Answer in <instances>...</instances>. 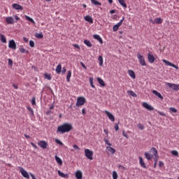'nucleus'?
Returning a JSON list of instances; mask_svg holds the SVG:
<instances>
[{"label":"nucleus","instance_id":"nucleus-6","mask_svg":"<svg viewBox=\"0 0 179 179\" xmlns=\"http://www.w3.org/2000/svg\"><path fill=\"white\" fill-rule=\"evenodd\" d=\"M85 155L89 160H93V152L89 149L85 150Z\"/></svg>","mask_w":179,"mask_h":179},{"label":"nucleus","instance_id":"nucleus-14","mask_svg":"<svg viewBox=\"0 0 179 179\" xmlns=\"http://www.w3.org/2000/svg\"><path fill=\"white\" fill-rule=\"evenodd\" d=\"M148 62H150V64H153V62H155V56H153V55L148 53Z\"/></svg>","mask_w":179,"mask_h":179},{"label":"nucleus","instance_id":"nucleus-31","mask_svg":"<svg viewBox=\"0 0 179 179\" xmlns=\"http://www.w3.org/2000/svg\"><path fill=\"white\" fill-rule=\"evenodd\" d=\"M0 41L1 43H6V37L2 34H0Z\"/></svg>","mask_w":179,"mask_h":179},{"label":"nucleus","instance_id":"nucleus-34","mask_svg":"<svg viewBox=\"0 0 179 179\" xmlns=\"http://www.w3.org/2000/svg\"><path fill=\"white\" fill-rule=\"evenodd\" d=\"M25 19H27V20H29V22H31V23H33L34 24H35L36 22H34V20H33V18L25 15Z\"/></svg>","mask_w":179,"mask_h":179},{"label":"nucleus","instance_id":"nucleus-32","mask_svg":"<svg viewBox=\"0 0 179 179\" xmlns=\"http://www.w3.org/2000/svg\"><path fill=\"white\" fill-rule=\"evenodd\" d=\"M118 2L121 5V6L127 8V3H125V0H118Z\"/></svg>","mask_w":179,"mask_h":179},{"label":"nucleus","instance_id":"nucleus-53","mask_svg":"<svg viewBox=\"0 0 179 179\" xmlns=\"http://www.w3.org/2000/svg\"><path fill=\"white\" fill-rule=\"evenodd\" d=\"M115 131H118V129H120V126H118V124H115Z\"/></svg>","mask_w":179,"mask_h":179},{"label":"nucleus","instance_id":"nucleus-52","mask_svg":"<svg viewBox=\"0 0 179 179\" xmlns=\"http://www.w3.org/2000/svg\"><path fill=\"white\" fill-rule=\"evenodd\" d=\"M31 145L32 147L34 148V149H38V148L37 147V145L34 143H31Z\"/></svg>","mask_w":179,"mask_h":179},{"label":"nucleus","instance_id":"nucleus-62","mask_svg":"<svg viewBox=\"0 0 179 179\" xmlns=\"http://www.w3.org/2000/svg\"><path fill=\"white\" fill-rule=\"evenodd\" d=\"M13 87H14V89H16V90L18 89L17 85L16 84H13Z\"/></svg>","mask_w":179,"mask_h":179},{"label":"nucleus","instance_id":"nucleus-47","mask_svg":"<svg viewBox=\"0 0 179 179\" xmlns=\"http://www.w3.org/2000/svg\"><path fill=\"white\" fill-rule=\"evenodd\" d=\"M45 79H48V80H51V75L50 74H45Z\"/></svg>","mask_w":179,"mask_h":179},{"label":"nucleus","instance_id":"nucleus-42","mask_svg":"<svg viewBox=\"0 0 179 179\" xmlns=\"http://www.w3.org/2000/svg\"><path fill=\"white\" fill-rule=\"evenodd\" d=\"M171 155H173V156L178 157V151H177V150H172L171 151Z\"/></svg>","mask_w":179,"mask_h":179},{"label":"nucleus","instance_id":"nucleus-28","mask_svg":"<svg viewBox=\"0 0 179 179\" xmlns=\"http://www.w3.org/2000/svg\"><path fill=\"white\" fill-rule=\"evenodd\" d=\"M106 149L108 152H110L112 155H114V153H115V149H114L113 147L107 146Z\"/></svg>","mask_w":179,"mask_h":179},{"label":"nucleus","instance_id":"nucleus-56","mask_svg":"<svg viewBox=\"0 0 179 179\" xmlns=\"http://www.w3.org/2000/svg\"><path fill=\"white\" fill-rule=\"evenodd\" d=\"M73 45V47H75V48H78V50H80V46H79V45H78V44H74V45Z\"/></svg>","mask_w":179,"mask_h":179},{"label":"nucleus","instance_id":"nucleus-22","mask_svg":"<svg viewBox=\"0 0 179 179\" xmlns=\"http://www.w3.org/2000/svg\"><path fill=\"white\" fill-rule=\"evenodd\" d=\"M85 20L86 22H88V23H91V24H93V18L92 17V16L90 15H86L85 17H84Z\"/></svg>","mask_w":179,"mask_h":179},{"label":"nucleus","instance_id":"nucleus-60","mask_svg":"<svg viewBox=\"0 0 179 179\" xmlns=\"http://www.w3.org/2000/svg\"><path fill=\"white\" fill-rule=\"evenodd\" d=\"M104 134H106V136H108V130L107 129H103Z\"/></svg>","mask_w":179,"mask_h":179},{"label":"nucleus","instance_id":"nucleus-18","mask_svg":"<svg viewBox=\"0 0 179 179\" xmlns=\"http://www.w3.org/2000/svg\"><path fill=\"white\" fill-rule=\"evenodd\" d=\"M76 178L77 179H82L83 178V173L80 171H77L76 172Z\"/></svg>","mask_w":179,"mask_h":179},{"label":"nucleus","instance_id":"nucleus-55","mask_svg":"<svg viewBox=\"0 0 179 179\" xmlns=\"http://www.w3.org/2000/svg\"><path fill=\"white\" fill-rule=\"evenodd\" d=\"M81 66H83V68H84V69H87V67H86V65H85V64L83 62L80 63Z\"/></svg>","mask_w":179,"mask_h":179},{"label":"nucleus","instance_id":"nucleus-8","mask_svg":"<svg viewBox=\"0 0 179 179\" xmlns=\"http://www.w3.org/2000/svg\"><path fill=\"white\" fill-rule=\"evenodd\" d=\"M124 20H125V17H123L122 19L120 20V21L117 24L113 26V31H117L118 29H120V27L122 25V23Z\"/></svg>","mask_w":179,"mask_h":179},{"label":"nucleus","instance_id":"nucleus-33","mask_svg":"<svg viewBox=\"0 0 179 179\" xmlns=\"http://www.w3.org/2000/svg\"><path fill=\"white\" fill-rule=\"evenodd\" d=\"M98 61L99 62V66H103V56H99Z\"/></svg>","mask_w":179,"mask_h":179},{"label":"nucleus","instance_id":"nucleus-3","mask_svg":"<svg viewBox=\"0 0 179 179\" xmlns=\"http://www.w3.org/2000/svg\"><path fill=\"white\" fill-rule=\"evenodd\" d=\"M86 103V98L83 96H79L77 99V102L76 103V107H80L82 106H85V103Z\"/></svg>","mask_w":179,"mask_h":179},{"label":"nucleus","instance_id":"nucleus-57","mask_svg":"<svg viewBox=\"0 0 179 179\" xmlns=\"http://www.w3.org/2000/svg\"><path fill=\"white\" fill-rule=\"evenodd\" d=\"M158 160H159V157L157 155V156H155V158L154 159L155 163H157Z\"/></svg>","mask_w":179,"mask_h":179},{"label":"nucleus","instance_id":"nucleus-29","mask_svg":"<svg viewBox=\"0 0 179 179\" xmlns=\"http://www.w3.org/2000/svg\"><path fill=\"white\" fill-rule=\"evenodd\" d=\"M62 69V66L61 65V64H58L55 69L56 73L58 74L61 73Z\"/></svg>","mask_w":179,"mask_h":179},{"label":"nucleus","instance_id":"nucleus-25","mask_svg":"<svg viewBox=\"0 0 179 179\" xmlns=\"http://www.w3.org/2000/svg\"><path fill=\"white\" fill-rule=\"evenodd\" d=\"M55 159L57 162V163L59 165V166H62V159H61V158H59V157L55 155Z\"/></svg>","mask_w":179,"mask_h":179},{"label":"nucleus","instance_id":"nucleus-35","mask_svg":"<svg viewBox=\"0 0 179 179\" xmlns=\"http://www.w3.org/2000/svg\"><path fill=\"white\" fill-rule=\"evenodd\" d=\"M127 93H128V94H129V96H131L132 97H137V96H138L133 91H127Z\"/></svg>","mask_w":179,"mask_h":179},{"label":"nucleus","instance_id":"nucleus-54","mask_svg":"<svg viewBox=\"0 0 179 179\" xmlns=\"http://www.w3.org/2000/svg\"><path fill=\"white\" fill-rule=\"evenodd\" d=\"M122 136H124V138H127V139H128V136L127 135V134H125V131H122Z\"/></svg>","mask_w":179,"mask_h":179},{"label":"nucleus","instance_id":"nucleus-27","mask_svg":"<svg viewBox=\"0 0 179 179\" xmlns=\"http://www.w3.org/2000/svg\"><path fill=\"white\" fill-rule=\"evenodd\" d=\"M71 76H72V71H68L67 76H66V80L67 82H71Z\"/></svg>","mask_w":179,"mask_h":179},{"label":"nucleus","instance_id":"nucleus-36","mask_svg":"<svg viewBox=\"0 0 179 179\" xmlns=\"http://www.w3.org/2000/svg\"><path fill=\"white\" fill-rule=\"evenodd\" d=\"M84 44H85V45H87V47H92V43H90V41H87V40H85L84 41Z\"/></svg>","mask_w":179,"mask_h":179},{"label":"nucleus","instance_id":"nucleus-7","mask_svg":"<svg viewBox=\"0 0 179 179\" xmlns=\"http://www.w3.org/2000/svg\"><path fill=\"white\" fill-rule=\"evenodd\" d=\"M162 62L164 63L165 65H166V66H172V68H175V69H177V70L179 69L178 66H176V64L170 62L169 60L162 59Z\"/></svg>","mask_w":179,"mask_h":179},{"label":"nucleus","instance_id":"nucleus-37","mask_svg":"<svg viewBox=\"0 0 179 179\" xmlns=\"http://www.w3.org/2000/svg\"><path fill=\"white\" fill-rule=\"evenodd\" d=\"M27 109L28 110V111H29L31 115H34V110H33V108H31V107L27 106Z\"/></svg>","mask_w":179,"mask_h":179},{"label":"nucleus","instance_id":"nucleus-2","mask_svg":"<svg viewBox=\"0 0 179 179\" xmlns=\"http://www.w3.org/2000/svg\"><path fill=\"white\" fill-rule=\"evenodd\" d=\"M150 152H151V153H152V155H151L149 152H145V154H144L145 159H147V160H152V159H153L154 156H155V157L157 156V150H156V148H152L150 149Z\"/></svg>","mask_w":179,"mask_h":179},{"label":"nucleus","instance_id":"nucleus-49","mask_svg":"<svg viewBox=\"0 0 179 179\" xmlns=\"http://www.w3.org/2000/svg\"><path fill=\"white\" fill-rule=\"evenodd\" d=\"M29 45H30V47H31V48L34 47V41H29Z\"/></svg>","mask_w":179,"mask_h":179},{"label":"nucleus","instance_id":"nucleus-64","mask_svg":"<svg viewBox=\"0 0 179 179\" xmlns=\"http://www.w3.org/2000/svg\"><path fill=\"white\" fill-rule=\"evenodd\" d=\"M73 148L74 149H79V146H78L77 145H73Z\"/></svg>","mask_w":179,"mask_h":179},{"label":"nucleus","instance_id":"nucleus-19","mask_svg":"<svg viewBox=\"0 0 179 179\" xmlns=\"http://www.w3.org/2000/svg\"><path fill=\"white\" fill-rule=\"evenodd\" d=\"M127 73H129V76L132 79H136V76L135 75V71L133 70H128Z\"/></svg>","mask_w":179,"mask_h":179},{"label":"nucleus","instance_id":"nucleus-5","mask_svg":"<svg viewBox=\"0 0 179 179\" xmlns=\"http://www.w3.org/2000/svg\"><path fill=\"white\" fill-rule=\"evenodd\" d=\"M166 86L169 87L170 89H173L176 92L179 90V84H174L171 83H166Z\"/></svg>","mask_w":179,"mask_h":179},{"label":"nucleus","instance_id":"nucleus-46","mask_svg":"<svg viewBox=\"0 0 179 179\" xmlns=\"http://www.w3.org/2000/svg\"><path fill=\"white\" fill-rule=\"evenodd\" d=\"M36 37L37 38H43V34H41H41H36Z\"/></svg>","mask_w":179,"mask_h":179},{"label":"nucleus","instance_id":"nucleus-61","mask_svg":"<svg viewBox=\"0 0 179 179\" xmlns=\"http://www.w3.org/2000/svg\"><path fill=\"white\" fill-rule=\"evenodd\" d=\"M66 72V69L65 67H64L62 71V73L64 74Z\"/></svg>","mask_w":179,"mask_h":179},{"label":"nucleus","instance_id":"nucleus-59","mask_svg":"<svg viewBox=\"0 0 179 179\" xmlns=\"http://www.w3.org/2000/svg\"><path fill=\"white\" fill-rule=\"evenodd\" d=\"M159 167H163V166H164V163H163V162H159Z\"/></svg>","mask_w":179,"mask_h":179},{"label":"nucleus","instance_id":"nucleus-4","mask_svg":"<svg viewBox=\"0 0 179 179\" xmlns=\"http://www.w3.org/2000/svg\"><path fill=\"white\" fill-rule=\"evenodd\" d=\"M137 58L141 66H146V61L145 60V57H143V55H141V53H138Z\"/></svg>","mask_w":179,"mask_h":179},{"label":"nucleus","instance_id":"nucleus-51","mask_svg":"<svg viewBox=\"0 0 179 179\" xmlns=\"http://www.w3.org/2000/svg\"><path fill=\"white\" fill-rule=\"evenodd\" d=\"M118 169H120V170H125V167L122 165H119Z\"/></svg>","mask_w":179,"mask_h":179},{"label":"nucleus","instance_id":"nucleus-23","mask_svg":"<svg viewBox=\"0 0 179 179\" xmlns=\"http://www.w3.org/2000/svg\"><path fill=\"white\" fill-rule=\"evenodd\" d=\"M152 93L153 94H155V96H157V97H159V99H161V100H163V96H162V94H160L159 92L156 91V90H152Z\"/></svg>","mask_w":179,"mask_h":179},{"label":"nucleus","instance_id":"nucleus-10","mask_svg":"<svg viewBox=\"0 0 179 179\" xmlns=\"http://www.w3.org/2000/svg\"><path fill=\"white\" fill-rule=\"evenodd\" d=\"M20 171L22 176L24 177V178H27V179L30 178V176L29 175V173H27V171L24 170V169L20 167Z\"/></svg>","mask_w":179,"mask_h":179},{"label":"nucleus","instance_id":"nucleus-11","mask_svg":"<svg viewBox=\"0 0 179 179\" xmlns=\"http://www.w3.org/2000/svg\"><path fill=\"white\" fill-rule=\"evenodd\" d=\"M104 113L107 115L108 119L110 121H112V122H114V121H115V117H114V115L111 113H110L108 110H105Z\"/></svg>","mask_w":179,"mask_h":179},{"label":"nucleus","instance_id":"nucleus-43","mask_svg":"<svg viewBox=\"0 0 179 179\" xmlns=\"http://www.w3.org/2000/svg\"><path fill=\"white\" fill-rule=\"evenodd\" d=\"M137 127H138V128H139V129H141V130L145 129V126L142 124H137Z\"/></svg>","mask_w":179,"mask_h":179},{"label":"nucleus","instance_id":"nucleus-17","mask_svg":"<svg viewBox=\"0 0 179 179\" xmlns=\"http://www.w3.org/2000/svg\"><path fill=\"white\" fill-rule=\"evenodd\" d=\"M13 9H15L16 10H23V6H22L17 3H13Z\"/></svg>","mask_w":179,"mask_h":179},{"label":"nucleus","instance_id":"nucleus-26","mask_svg":"<svg viewBox=\"0 0 179 179\" xmlns=\"http://www.w3.org/2000/svg\"><path fill=\"white\" fill-rule=\"evenodd\" d=\"M97 81H98V83H99V85L102 86V87H104V86H106V83H104V80H103V79H101V78H97Z\"/></svg>","mask_w":179,"mask_h":179},{"label":"nucleus","instance_id":"nucleus-40","mask_svg":"<svg viewBox=\"0 0 179 179\" xmlns=\"http://www.w3.org/2000/svg\"><path fill=\"white\" fill-rule=\"evenodd\" d=\"M55 142H56V143H57V145H60V146H64V143H62V141H61V140L55 139Z\"/></svg>","mask_w":179,"mask_h":179},{"label":"nucleus","instance_id":"nucleus-20","mask_svg":"<svg viewBox=\"0 0 179 179\" xmlns=\"http://www.w3.org/2000/svg\"><path fill=\"white\" fill-rule=\"evenodd\" d=\"M58 175L59 176V177H62V178H69V175H68V173H64L62 172H61V171H57Z\"/></svg>","mask_w":179,"mask_h":179},{"label":"nucleus","instance_id":"nucleus-9","mask_svg":"<svg viewBox=\"0 0 179 179\" xmlns=\"http://www.w3.org/2000/svg\"><path fill=\"white\" fill-rule=\"evenodd\" d=\"M38 145L41 148V149H47L48 148V143L45 141H39Z\"/></svg>","mask_w":179,"mask_h":179},{"label":"nucleus","instance_id":"nucleus-38","mask_svg":"<svg viewBox=\"0 0 179 179\" xmlns=\"http://www.w3.org/2000/svg\"><path fill=\"white\" fill-rule=\"evenodd\" d=\"M20 51L22 54H29V50H26V49L23 48H20Z\"/></svg>","mask_w":179,"mask_h":179},{"label":"nucleus","instance_id":"nucleus-12","mask_svg":"<svg viewBox=\"0 0 179 179\" xmlns=\"http://www.w3.org/2000/svg\"><path fill=\"white\" fill-rule=\"evenodd\" d=\"M8 48H11V50H16V42H15V40H10L8 42Z\"/></svg>","mask_w":179,"mask_h":179},{"label":"nucleus","instance_id":"nucleus-58","mask_svg":"<svg viewBox=\"0 0 179 179\" xmlns=\"http://www.w3.org/2000/svg\"><path fill=\"white\" fill-rule=\"evenodd\" d=\"M158 114H159V115H162V117H165L166 116V114H164V113H163V112L159 111Z\"/></svg>","mask_w":179,"mask_h":179},{"label":"nucleus","instance_id":"nucleus-63","mask_svg":"<svg viewBox=\"0 0 179 179\" xmlns=\"http://www.w3.org/2000/svg\"><path fill=\"white\" fill-rule=\"evenodd\" d=\"M32 179H36L33 173H29Z\"/></svg>","mask_w":179,"mask_h":179},{"label":"nucleus","instance_id":"nucleus-50","mask_svg":"<svg viewBox=\"0 0 179 179\" xmlns=\"http://www.w3.org/2000/svg\"><path fill=\"white\" fill-rule=\"evenodd\" d=\"M8 65H10V66L13 65V62L10 59H8Z\"/></svg>","mask_w":179,"mask_h":179},{"label":"nucleus","instance_id":"nucleus-21","mask_svg":"<svg viewBox=\"0 0 179 179\" xmlns=\"http://www.w3.org/2000/svg\"><path fill=\"white\" fill-rule=\"evenodd\" d=\"M93 37L95 40H97V41H99L100 44H103V38L99 35L94 34L93 35Z\"/></svg>","mask_w":179,"mask_h":179},{"label":"nucleus","instance_id":"nucleus-41","mask_svg":"<svg viewBox=\"0 0 179 179\" xmlns=\"http://www.w3.org/2000/svg\"><path fill=\"white\" fill-rule=\"evenodd\" d=\"M90 83L91 85V87H92L93 89H94V87H96L94 86V84H93V78H90Z\"/></svg>","mask_w":179,"mask_h":179},{"label":"nucleus","instance_id":"nucleus-30","mask_svg":"<svg viewBox=\"0 0 179 179\" xmlns=\"http://www.w3.org/2000/svg\"><path fill=\"white\" fill-rule=\"evenodd\" d=\"M155 23L157 24H162L163 23V19L158 17L155 19Z\"/></svg>","mask_w":179,"mask_h":179},{"label":"nucleus","instance_id":"nucleus-16","mask_svg":"<svg viewBox=\"0 0 179 179\" xmlns=\"http://www.w3.org/2000/svg\"><path fill=\"white\" fill-rule=\"evenodd\" d=\"M140 166L143 167V169H147L146 164H145V162H143V158L142 157H138Z\"/></svg>","mask_w":179,"mask_h":179},{"label":"nucleus","instance_id":"nucleus-39","mask_svg":"<svg viewBox=\"0 0 179 179\" xmlns=\"http://www.w3.org/2000/svg\"><path fill=\"white\" fill-rule=\"evenodd\" d=\"M118 178V173H117V171H114L113 172V179H117Z\"/></svg>","mask_w":179,"mask_h":179},{"label":"nucleus","instance_id":"nucleus-15","mask_svg":"<svg viewBox=\"0 0 179 179\" xmlns=\"http://www.w3.org/2000/svg\"><path fill=\"white\" fill-rule=\"evenodd\" d=\"M6 22L8 24H13L15 23V20L13 17H7L6 18Z\"/></svg>","mask_w":179,"mask_h":179},{"label":"nucleus","instance_id":"nucleus-24","mask_svg":"<svg viewBox=\"0 0 179 179\" xmlns=\"http://www.w3.org/2000/svg\"><path fill=\"white\" fill-rule=\"evenodd\" d=\"M90 1L92 5H94L95 6H101V3H100L97 0H90Z\"/></svg>","mask_w":179,"mask_h":179},{"label":"nucleus","instance_id":"nucleus-45","mask_svg":"<svg viewBox=\"0 0 179 179\" xmlns=\"http://www.w3.org/2000/svg\"><path fill=\"white\" fill-rule=\"evenodd\" d=\"M169 110L170 113H177V110L176 109V108L171 107L169 108Z\"/></svg>","mask_w":179,"mask_h":179},{"label":"nucleus","instance_id":"nucleus-44","mask_svg":"<svg viewBox=\"0 0 179 179\" xmlns=\"http://www.w3.org/2000/svg\"><path fill=\"white\" fill-rule=\"evenodd\" d=\"M103 141L106 145L108 146H111V143H110V141H108L107 138H103Z\"/></svg>","mask_w":179,"mask_h":179},{"label":"nucleus","instance_id":"nucleus-13","mask_svg":"<svg viewBox=\"0 0 179 179\" xmlns=\"http://www.w3.org/2000/svg\"><path fill=\"white\" fill-rule=\"evenodd\" d=\"M143 107L148 110V111H153L155 110V108H153V106L149 105V103L146 102L143 103Z\"/></svg>","mask_w":179,"mask_h":179},{"label":"nucleus","instance_id":"nucleus-48","mask_svg":"<svg viewBox=\"0 0 179 179\" xmlns=\"http://www.w3.org/2000/svg\"><path fill=\"white\" fill-rule=\"evenodd\" d=\"M32 106H36V97H33L31 99Z\"/></svg>","mask_w":179,"mask_h":179},{"label":"nucleus","instance_id":"nucleus-1","mask_svg":"<svg viewBox=\"0 0 179 179\" xmlns=\"http://www.w3.org/2000/svg\"><path fill=\"white\" fill-rule=\"evenodd\" d=\"M73 129V127H72V124L64 123L57 127V134H66V132H71Z\"/></svg>","mask_w":179,"mask_h":179}]
</instances>
